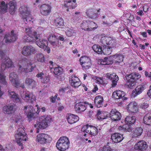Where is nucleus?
<instances>
[{"label":"nucleus","mask_w":151,"mask_h":151,"mask_svg":"<svg viewBox=\"0 0 151 151\" xmlns=\"http://www.w3.org/2000/svg\"><path fill=\"white\" fill-rule=\"evenodd\" d=\"M110 38L107 37H102L101 38V42L103 45V54L105 55H109L112 51V48L115 46V42L113 40L110 39Z\"/></svg>","instance_id":"nucleus-1"},{"label":"nucleus","mask_w":151,"mask_h":151,"mask_svg":"<svg viewBox=\"0 0 151 151\" xmlns=\"http://www.w3.org/2000/svg\"><path fill=\"white\" fill-rule=\"evenodd\" d=\"M52 121V119L50 115L42 116L37 120L36 124L34 126L36 127L37 126L40 129H44L47 128Z\"/></svg>","instance_id":"nucleus-2"},{"label":"nucleus","mask_w":151,"mask_h":151,"mask_svg":"<svg viewBox=\"0 0 151 151\" xmlns=\"http://www.w3.org/2000/svg\"><path fill=\"white\" fill-rule=\"evenodd\" d=\"M141 77V75L139 73H132L130 74L126 75L124 79L127 82L128 87L130 88H132L137 83V81Z\"/></svg>","instance_id":"nucleus-3"},{"label":"nucleus","mask_w":151,"mask_h":151,"mask_svg":"<svg viewBox=\"0 0 151 151\" xmlns=\"http://www.w3.org/2000/svg\"><path fill=\"white\" fill-rule=\"evenodd\" d=\"M24 130L22 127L18 129L15 132V137L17 144L21 147V149H23V141H26L27 137Z\"/></svg>","instance_id":"nucleus-4"},{"label":"nucleus","mask_w":151,"mask_h":151,"mask_svg":"<svg viewBox=\"0 0 151 151\" xmlns=\"http://www.w3.org/2000/svg\"><path fill=\"white\" fill-rule=\"evenodd\" d=\"M136 121V118L134 116H127L125 119V123L128 125H126L119 127V130L123 132H130L133 130V128L129 125L134 124Z\"/></svg>","instance_id":"nucleus-5"},{"label":"nucleus","mask_w":151,"mask_h":151,"mask_svg":"<svg viewBox=\"0 0 151 151\" xmlns=\"http://www.w3.org/2000/svg\"><path fill=\"white\" fill-rule=\"evenodd\" d=\"M69 144L68 139L67 137L63 136L60 137L58 140L56 146L60 151H64L68 148Z\"/></svg>","instance_id":"nucleus-6"},{"label":"nucleus","mask_w":151,"mask_h":151,"mask_svg":"<svg viewBox=\"0 0 151 151\" xmlns=\"http://www.w3.org/2000/svg\"><path fill=\"white\" fill-rule=\"evenodd\" d=\"M35 41L37 45L40 47L44 49V50L48 53L50 52V49L47 47L48 42L47 40L43 39H40V37L38 36L35 37Z\"/></svg>","instance_id":"nucleus-7"},{"label":"nucleus","mask_w":151,"mask_h":151,"mask_svg":"<svg viewBox=\"0 0 151 151\" xmlns=\"http://www.w3.org/2000/svg\"><path fill=\"white\" fill-rule=\"evenodd\" d=\"M24 111L27 115L29 122L32 121L37 118L36 114L34 113L33 107L31 106H25L24 109Z\"/></svg>","instance_id":"nucleus-8"},{"label":"nucleus","mask_w":151,"mask_h":151,"mask_svg":"<svg viewBox=\"0 0 151 151\" xmlns=\"http://www.w3.org/2000/svg\"><path fill=\"white\" fill-rule=\"evenodd\" d=\"M18 34L15 31L12 30L10 33H7L4 36V40L6 43H11L15 41L17 39Z\"/></svg>","instance_id":"nucleus-9"},{"label":"nucleus","mask_w":151,"mask_h":151,"mask_svg":"<svg viewBox=\"0 0 151 151\" xmlns=\"http://www.w3.org/2000/svg\"><path fill=\"white\" fill-rule=\"evenodd\" d=\"M20 95L22 99L26 102L33 103L35 101V96L32 94H29L26 92L21 91Z\"/></svg>","instance_id":"nucleus-10"},{"label":"nucleus","mask_w":151,"mask_h":151,"mask_svg":"<svg viewBox=\"0 0 151 151\" xmlns=\"http://www.w3.org/2000/svg\"><path fill=\"white\" fill-rule=\"evenodd\" d=\"M16 105L14 104H9L3 106L2 109L3 112L6 114H12L16 111Z\"/></svg>","instance_id":"nucleus-11"},{"label":"nucleus","mask_w":151,"mask_h":151,"mask_svg":"<svg viewBox=\"0 0 151 151\" xmlns=\"http://www.w3.org/2000/svg\"><path fill=\"white\" fill-rule=\"evenodd\" d=\"M36 51L34 47L31 45L26 46L23 47L22 51V53L25 56L31 55L32 54L35 53Z\"/></svg>","instance_id":"nucleus-12"},{"label":"nucleus","mask_w":151,"mask_h":151,"mask_svg":"<svg viewBox=\"0 0 151 151\" xmlns=\"http://www.w3.org/2000/svg\"><path fill=\"white\" fill-rule=\"evenodd\" d=\"M80 64L83 67L86 68H89L91 65L90 58L86 56L81 57L79 59Z\"/></svg>","instance_id":"nucleus-13"},{"label":"nucleus","mask_w":151,"mask_h":151,"mask_svg":"<svg viewBox=\"0 0 151 151\" xmlns=\"http://www.w3.org/2000/svg\"><path fill=\"white\" fill-rule=\"evenodd\" d=\"M125 95L124 92L120 90L115 91L112 93L113 98L120 101H124L127 100V98L125 97Z\"/></svg>","instance_id":"nucleus-14"},{"label":"nucleus","mask_w":151,"mask_h":151,"mask_svg":"<svg viewBox=\"0 0 151 151\" xmlns=\"http://www.w3.org/2000/svg\"><path fill=\"white\" fill-rule=\"evenodd\" d=\"M109 116L112 120L114 121H118L121 118V114L115 109H112Z\"/></svg>","instance_id":"nucleus-15"},{"label":"nucleus","mask_w":151,"mask_h":151,"mask_svg":"<svg viewBox=\"0 0 151 151\" xmlns=\"http://www.w3.org/2000/svg\"><path fill=\"white\" fill-rule=\"evenodd\" d=\"M147 87L146 82H144L138 85L135 89V91L133 93L134 96H136L141 94Z\"/></svg>","instance_id":"nucleus-16"},{"label":"nucleus","mask_w":151,"mask_h":151,"mask_svg":"<svg viewBox=\"0 0 151 151\" xmlns=\"http://www.w3.org/2000/svg\"><path fill=\"white\" fill-rule=\"evenodd\" d=\"M14 66L12 61L9 58L2 59L1 68L2 70H4L6 68H9Z\"/></svg>","instance_id":"nucleus-17"},{"label":"nucleus","mask_w":151,"mask_h":151,"mask_svg":"<svg viewBox=\"0 0 151 151\" xmlns=\"http://www.w3.org/2000/svg\"><path fill=\"white\" fill-rule=\"evenodd\" d=\"M69 82L71 86L76 88H78L81 84L79 79L74 75H72L69 79Z\"/></svg>","instance_id":"nucleus-18"},{"label":"nucleus","mask_w":151,"mask_h":151,"mask_svg":"<svg viewBox=\"0 0 151 151\" xmlns=\"http://www.w3.org/2000/svg\"><path fill=\"white\" fill-rule=\"evenodd\" d=\"M147 147L146 142L143 140H141L137 143L134 146V148L138 151H143Z\"/></svg>","instance_id":"nucleus-19"},{"label":"nucleus","mask_w":151,"mask_h":151,"mask_svg":"<svg viewBox=\"0 0 151 151\" xmlns=\"http://www.w3.org/2000/svg\"><path fill=\"white\" fill-rule=\"evenodd\" d=\"M106 77V79L112 80L111 84L112 87H114L116 85L117 82L119 80V77L115 73H107Z\"/></svg>","instance_id":"nucleus-20"},{"label":"nucleus","mask_w":151,"mask_h":151,"mask_svg":"<svg viewBox=\"0 0 151 151\" xmlns=\"http://www.w3.org/2000/svg\"><path fill=\"white\" fill-rule=\"evenodd\" d=\"M76 0L73 1L68 0L65 1L64 2L63 7L67 8L66 10L69 11V9H74L77 6Z\"/></svg>","instance_id":"nucleus-21"},{"label":"nucleus","mask_w":151,"mask_h":151,"mask_svg":"<svg viewBox=\"0 0 151 151\" xmlns=\"http://www.w3.org/2000/svg\"><path fill=\"white\" fill-rule=\"evenodd\" d=\"M51 6L48 4H42L40 7L41 14L44 16L49 14L51 10Z\"/></svg>","instance_id":"nucleus-22"},{"label":"nucleus","mask_w":151,"mask_h":151,"mask_svg":"<svg viewBox=\"0 0 151 151\" xmlns=\"http://www.w3.org/2000/svg\"><path fill=\"white\" fill-rule=\"evenodd\" d=\"M124 137L121 134L118 133H114L111 134V139L112 142L114 143H118L121 142Z\"/></svg>","instance_id":"nucleus-23"},{"label":"nucleus","mask_w":151,"mask_h":151,"mask_svg":"<svg viewBox=\"0 0 151 151\" xmlns=\"http://www.w3.org/2000/svg\"><path fill=\"white\" fill-rule=\"evenodd\" d=\"M36 77L40 78L41 81L43 83H48L50 82L49 76L46 74H44L42 72L38 73Z\"/></svg>","instance_id":"nucleus-24"},{"label":"nucleus","mask_w":151,"mask_h":151,"mask_svg":"<svg viewBox=\"0 0 151 151\" xmlns=\"http://www.w3.org/2000/svg\"><path fill=\"white\" fill-rule=\"evenodd\" d=\"M49 137L48 135L46 134H39L37 135L36 140L41 144H44L47 142Z\"/></svg>","instance_id":"nucleus-25"},{"label":"nucleus","mask_w":151,"mask_h":151,"mask_svg":"<svg viewBox=\"0 0 151 151\" xmlns=\"http://www.w3.org/2000/svg\"><path fill=\"white\" fill-rule=\"evenodd\" d=\"M100 10V9L97 10L95 9H89L87 10L86 13L89 17L91 19H94L97 17L98 15L97 12H99Z\"/></svg>","instance_id":"nucleus-26"},{"label":"nucleus","mask_w":151,"mask_h":151,"mask_svg":"<svg viewBox=\"0 0 151 151\" xmlns=\"http://www.w3.org/2000/svg\"><path fill=\"white\" fill-rule=\"evenodd\" d=\"M66 117L68 123L70 124L76 122L79 119V117L77 116L72 114H67Z\"/></svg>","instance_id":"nucleus-27"},{"label":"nucleus","mask_w":151,"mask_h":151,"mask_svg":"<svg viewBox=\"0 0 151 151\" xmlns=\"http://www.w3.org/2000/svg\"><path fill=\"white\" fill-rule=\"evenodd\" d=\"M75 111L77 112L83 111L86 109L85 102H80L76 104L75 106Z\"/></svg>","instance_id":"nucleus-28"},{"label":"nucleus","mask_w":151,"mask_h":151,"mask_svg":"<svg viewBox=\"0 0 151 151\" xmlns=\"http://www.w3.org/2000/svg\"><path fill=\"white\" fill-rule=\"evenodd\" d=\"M9 97L15 103L20 102L21 99L18 95L14 91H8Z\"/></svg>","instance_id":"nucleus-29"},{"label":"nucleus","mask_w":151,"mask_h":151,"mask_svg":"<svg viewBox=\"0 0 151 151\" xmlns=\"http://www.w3.org/2000/svg\"><path fill=\"white\" fill-rule=\"evenodd\" d=\"M127 109L128 111L132 113H136L138 109L137 103L134 102H131L128 104Z\"/></svg>","instance_id":"nucleus-30"},{"label":"nucleus","mask_w":151,"mask_h":151,"mask_svg":"<svg viewBox=\"0 0 151 151\" xmlns=\"http://www.w3.org/2000/svg\"><path fill=\"white\" fill-rule=\"evenodd\" d=\"M25 31L28 36H33L35 39L36 37L38 36L37 35V32L35 31L34 28H25Z\"/></svg>","instance_id":"nucleus-31"},{"label":"nucleus","mask_w":151,"mask_h":151,"mask_svg":"<svg viewBox=\"0 0 151 151\" xmlns=\"http://www.w3.org/2000/svg\"><path fill=\"white\" fill-rule=\"evenodd\" d=\"M112 58L115 63H119L123 61L124 56L121 54H118L113 55Z\"/></svg>","instance_id":"nucleus-32"},{"label":"nucleus","mask_w":151,"mask_h":151,"mask_svg":"<svg viewBox=\"0 0 151 151\" xmlns=\"http://www.w3.org/2000/svg\"><path fill=\"white\" fill-rule=\"evenodd\" d=\"M103 98L101 96H97L94 99L95 105L97 107L100 108L103 105Z\"/></svg>","instance_id":"nucleus-33"},{"label":"nucleus","mask_w":151,"mask_h":151,"mask_svg":"<svg viewBox=\"0 0 151 151\" xmlns=\"http://www.w3.org/2000/svg\"><path fill=\"white\" fill-rule=\"evenodd\" d=\"M25 83L29 87L33 88L36 86L37 82L32 78H27L25 80Z\"/></svg>","instance_id":"nucleus-34"},{"label":"nucleus","mask_w":151,"mask_h":151,"mask_svg":"<svg viewBox=\"0 0 151 151\" xmlns=\"http://www.w3.org/2000/svg\"><path fill=\"white\" fill-rule=\"evenodd\" d=\"M9 78L10 81L13 83V84H15V86L18 85L19 83L17 80V76L16 73H11L10 75Z\"/></svg>","instance_id":"nucleus-35"},{"label":"nucleus","mask_w":151,"mask_h":151,"mask_svg":"<svg viewBox=\"0 0 151 151\" xmlns=\"http://www.w3.org/2000/svg\"><path fill=\"white\" fill-rule=\"evenodd\" d=\"M143 122L148 125H151V113H148L144 117Z\"/></svg>","instance_id":"nucleus-36"},{"label":"nucleus","mask_w":151,"mask_h":151,"mask_svg":"<svg viewBox=\"0 0 151 151\" xmlns=\"http://www.w3.org/2000/svg\"><path fill=\"white\" fill-rule=\"evenodd\" d=\"M54 25L56 27H62L64 25L63 19L61 17L56 18L54 22Z\"/></svg>","instance_id":"nucleus-37"},{"label":"nucleus","mask_w":151,"mask_h":151,"mask_svg":"<svg viewBox=\"0 0 151 151\" xmlns=\"http://www.w3.org/2000/svg\"><path fill=\"white\" fill-rule=\"evenodd\" d=\"M132 137H137L140 136L142 134L143 132V129L140 127H138L133 131Z\"/></svg>","instance_id":"nucleus-38"},{"label":"nucleus","mask_w":151,"mask_h":151,"mask_svg":"<svg viewBox=\"0 0 151 151\" xmlns=\"http://www.w3.org/2000/svg\"><path fill=\"white\" fill-rule=\"evenodd\" d=\"M97 27L98 26L96 23L91 21L88 20V27L87 28V31L95 30Z\"/></svg>","instance_id":"nucleus-39"},{"label":"nucleus","mask_w":151,"mask_h":151,"mask_svg":"<svg viewBox=\"0 0 151 151\" xmlns=\"http://www.w3.org/2000/svg\"><path fill=\"white\" fill-rule=\"evenodd\" d=\"M16 3L15 1L14 0L10 2L9 6L10 14L14 13L16 9Z\"/></svg>","instance_id":"nucleus-40"},{"label":"nucleus","mask_w":151,"mask_h":151,"mask_svg":"<svg viewBox=\"0 0 151 151\" xmlns=\"http://www.w3.org/2000/svg\"><path fill=\"white\" fill-rule=\"evenodd\" d=\"M51 72H53L55 75L59 76L62 72L61 68L59 67H55L52 68V67H50Z\"/></svg>","instance_id":"nucleus-41"},{"label":"nucleus","mask_w":151,"mask_h":151,"mask_svg":"<svg viewBox=\"0 0 151 151\" xmlns=\"http://www.w3.org/2000/svg\"><path fill=\"white\" fill-rule=\"evenodd\" d=\"M44 57L42 54L40 53L36 54L34 57L35 60L43 62L44 61Z\"/></svg>","instance_id":"nucleus-42"},{"label":"nucleus","mask_w":151,"mask_h":151,"mask_svg":"<svg viewBox=\"0 0 151 151\" xmlns=\"http://www.w3.org/2000/svg\"><path fill=\"white\" fill-rule=\"evenodd\" d=\"M98 129L95 126L90 125V132L89 134L91 136H95L98 134Z\"/></svg>","instance_id":"nucleus-43"},{"label":"nucleus","mask_w":151,"mask_h":151,"mask_svg":"<svg viewBox=\"0 0 151 151\" xmlns=\"http://www.w3.org/2000/svg\"><path fill=\"white\" fill-rule=\"evenodd\" d=\"M19 11L22 15H24L26 14L29 15V12L28 11L27 7L24 6H22L20 7L19 8Z\"/></svg>","instance_id":"nucleus-44"},{"label":"nucleus","mask_w":151,"mask_h":151,"mask_svg":"<svg viewBox=\"0 0 151 151\" xmlns=\"http://www.w3.org/2000/svg\"><path fill=\"white\" fill-rule=\"evenodd\" d=\"M106 112L104 111L99 110L97 111L96 114L97 118L98 119H106V116H104V114H106Z\"/></svg>","instance_id":"nucleus-45"},{"label":"nucleus","mask_w":151,"mask_h":151,"mask_svg":"<svg viewBox=\"0 0 151 151\" xmlns=\"http://www.w3.org/2000/svg\"><path fill=\"white\" fill-rule=\"evenodd\" d=\"M22 17L24 19V22L26 23L27 24L29 23H30L31 21L32 22V21L33 19L32 17H30V13L29 14H26L24 15H22Z\"/></svg>","instance_id":"nucleus-46"},{"label":"nucleus","mask_w":151,"mask_h":151,"mask_svg":"<svg viewBox=\"0 0 151 151\" xmlns=\"http://www.w3.org/2000/svg\"><path fill=\"white\" fill-rule=\"evenodd\" d=\"M0 11L1 12H6L8 8L7 4H5L4 1H2L1 3Z\"/></svg>","instance_id":"nucleus-47"},{"label":"nucleus","mask_w":151,"mask_h":151,"mask_svg":"<svg viewBox=\"0 0 151 151\" xmlns=\"http://www.w3.org/2000/svg\"><path fill=\"white\" fill-rule=\"evenodd\" d=\"M90 125L87 124L83 126L81 129V131L84 132L89 133L90 132Z\"/></svg>","instance_id":"nucleus-48"},{"label":"nucleus","mask_w":151,"mask_h":151,"mask_svg":"<svg viewBox=\"0 0 151 151\" xmlns=\"http://www.w3.org/2000/svg\"><path fill=\"white\" fill-rule=\"evenodd\" d=\"M88 20L84 21L81 24V27L83 29L87 30V28L88 27Z\"/></svg>","instance_id":"nucleus-49"},{"label":"nucleus","mask_w":151,"mask_h":151,"mask_svg":"<svg viewBox=\"0 0 151 151\" xmlns=\"http://www.w3.org/2000/svg\"><path fill=\"white\" fill-rule=\"evenodd\" d=\"M57 40L56 36L53 34H50L48 36V40L50 42L56 41Z\"/></svg>","instance_id":"nucleus-50"},{"label":"nucleus","mask_w":151,"mask_h":151,"mask_svg":"<svg viewBox=\"0 0 151 151\" xmlns=\"http://www.w3.org/2000/svg\"><path fill=\"white\" fill-rule=\"evenodd\" d=\"M28 37H27L24 36V39L26 42H35V39L34 38L33 36H28Z\"/></svg>","instance_id":"nucleus-51"},{"label":"nucleus","mask_w":151,"mask_h":151,"mask_svg":"<svg viewBox=\"0 0 151 151\" xmlns=\"http://www.w3.org/2000/svg\"><path fill=\"white\" fill-rule=\"evenodd\" d=\"M149 103L147 102H144L141 104L140 105V107L143 109H147L149 106Z\"/></svg>","instance_id":"nucleus-52"},{"label":"nucleus","mask_w":151,"mask_h":151,"mask_svg":"<svg viewBox=\"0 0 151 151\" xmlns=\"http://www.w3.org/2000/svg\"><path fill=\"white\" fill-rule=\"evenodd\" d=\"M74 33V30L71 29L67 30L66 32V35L68 37H71L73 35Z\"/></svg>","instance_id":"nucleus-53"},{"label":"nucleus","mask_w":151,"mask_h":151,"mask_svg":"<svg viewBox=\"0 0 151 151\" xmlns=\"http://www.w3.org/2000/svg\"><path fill=\"white\" fill-rule=\"evenodd\" d=\"M104 59L106 61V65L111 64L114 63L113 60L112 59V57L111 58H109L106 57L104 58Z\"/></svg>","instance_id":"nucleus-54"},{"label":"nucleus","mask_w":151,"mask_h":151,"mask_svg":"<svg viewBox=\"0 0 151 151\" xmlns=\"http://www.w3.org/2000/svg\"><path fill=\"white\" fill-rule=\"evenodd\" d=\"M19 71L20 72H24L25 73H27L29 71V70H28L27 68H22V66L20 65H19Z\"/></svg>","instance_id":"nucleus-55"},{"label":"nucleus","mask_w":151,"mask_h":151,"mask_svg":"<svg viewBox=\"0 0 151 151\" xmlns=\"http://www.w3.org/2000/svg\"><path fill=\"white\" fill-rule=\"evenodd\" d=\"M15 122L19 125L20 124H22V121L20 117L17 116H15Z\"/></svg>","instance_id":"nucleus-56"},{"label":"nucleus","mask_w":151,"mask_h":151,"mask_svg":"<svg viewBox=\"0 0 151 151\" xmlns=\"http://www.w3.org/2000/svg\"><path fill=\"white\" fill-rule=\"evenodd\" d=\"M98 63L99 65H106V62L104 58V59L99 60L98 61Z\"/></svg>","instance_id":"nucleus-57"},{"label":"nucleus","mask_w":151,"mask_h":151,"mask_svg":"<svg viewBox=\"0 0 151 151\" xmlns=\"http://www.w3.org/2000/svg\"><path fill=\"white\" fill-rule=\"evenodd\" d=\"M111 149L109 146H104L101 151H111Z\"/></svg>","instance_id":"nucleus-58"},{"label":"nucleus","mask_w":151,"mask_h":151,"mask_svg":"<svg viewBox=\"0 0 151 151\" xmlns=\"http://www.w3.org/2000/svg\"><path fill=\"white\" fill-rule=\"evenodd\" d=\"M99 47V45H93L92 47V48L93 50L97 53L98 51V50Z\"/></svg>","instance_id":"nucleus-59"},{"label":"nucleus","mask_w":151,"mask_h":151,"mask_svg":"<svg viewBox=\"0 0 151 151\" xmlns=\"http://www.w3.org/2000/svg\"><path fill=\"white\" fill-rule=\"evenodd\" d=\"M39 23L40 25L43 26H44L46 24L47 22L46 21L44 20L40 19L39 20Z\"/></svg>","instance_id":"nucleus-60"},{"label":"nucleus","mask_w":151,"mask_h":151,"mask_svg":"<svg viewBox=\"0 0 151 151\" xmlns=\"http://www.w3.org/2000/svg\"><path fill=\"white\" fill-rule=\"evenodd\" d=\"M96 78V80L97 81L98 83L99 84H102L103 83V81L102 79L100 78H98L97 77H95Z\"/></svg>","instance_id":"nucleus-61"},{"label":"nucleus","mask_w":151,"mask_h":151,"mask_svg":"<svg viewBox=\"0 0 151 151\" xmlns=\"http://www.w3.org/2000/svg\"><path fill=\"white\" fill-rule=\"evenodd\" d=\"M103 45H102L101 47V46H100L99 45V47L98 50V52H97L98 53V54H102V53H103Z\"/></svg>","instance_id":"nucleus-62"},{"label":"nucleus","mask_w":151,"mask_h":151,"mask_svg":"<svg viewBox=\"0 0 151 151\" xmlns=\"http://www.w3.org/2000/svg\"><path fill=\"white\" fill-rule=\"evenodd\" d=\"M49 63L50 64V67L51 66L52 67V68L56 67H55L57 65L55 63H54L52 61H49Z\"/></svg>","instance_id":"nucleus-63"},{"label":"nucleus","mask_w":151,"mask_h":151,"mask_svg":"<svg viewBox=\"0 0 151 151\" xmlns=\"http://www.w3.org/2000/svg\"><path fill=\"white\" fill-rule=\"evenodd\" d=\"M51 45L53 47H55L57 46V43L56 41H53L52 42H50Z\"/></svg>","instance_id":"nucleus-64"}]
</instances>
